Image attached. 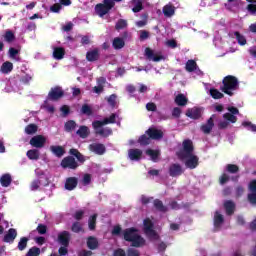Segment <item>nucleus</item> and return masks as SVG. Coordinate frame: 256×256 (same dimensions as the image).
I'll use <instances>...</instances> for the list:
<instances>
[{
    "label": "nucleus",
    "instance_id": "obj_9",
    "mask_svg": "<svg viewBox=\"0 0 256 256\" xmlns=\"http://www.w3.org/2000/svg\"><path fill=\"white\" fill-rule=\"evenodd\" d=\"M58 243L63 247H69V243H71V233L67 230H64L58 234Z\"/></svg>",
    "mask_w": 256,
    "mask_h": 256
},
{
    "label": "nucleus",
    "instance_id": "obj_48",
    "mask_svg": "<svg viewBox=\"0 0 256 256\" xmlns=\"http://www.w3.org/2000/svg\"><path fill=\"white\" fill-rule=\"evenodd\" d=\"M83 231V225L79 221H76L71 226L72 233H81Z\"/></svg>",
    "mask_w": 256,
    "mask_h": 256
},
{
    "label": "nucleus",
    "instance_id": "obj_41",
    "mask_svg": "<svg viewBox=\"0 0 256 256\" xmlns=\"http://www.w3.org/2000/svg\"><path fill=\"white\" fill-rule=\"evenodd\" d=\"M185 69L188 73H193L197 69V62L195 60H188Z\"/></svg>",
    "mask_w": 256,
    "mask_h": 256
},
{
    "label": "nucleus",
    "instance_id": "obj_26",
    "mask_svg": "<svg viewBox=\"0 0 256 256\" xmlns=\"http://www.w3.org/2000/svg\"><path fill=\"white\" fill-rule=\"evenodd\" d=\"M153 206L156 209V211H159V213H167V211H169V208L163 205V201L159 199H155L153 201Z\"/></svg>",
    "mask_w": 256,
    "mask_h": 256
},
{
    "label": "nucleus",
    "instance_id": "obj_63",
    "mask_svg": "<svg viewBox=\"0 0 256 256\" xmlns=\"http://www.w3.org/2000/svg\"><path fill=\"white\" fill-rule=\"evenodd\" d=\"M113 256H127V254L125 253V250L118 248L114 250Z\"/></svg>",
    "mask_w": 256,
    "mask_h": 256
},
{
    "label": "nucleus",
    "instance_id": "obj_49",
    "mask_svg": "<svg viewBox=\"0 0 256 256\" xmlns=\"http://www.w3.org/2000/svg\"><path fill=\"white\" fill-rule=\"evenodd\" d=\"M234 35L239 43V45H247V39H245V36L241 34L239 31L234 32Z\"/></svg>",
    "mask_w": 256,
    "mask_h": 256
},
{
    "label": "nucleus",
    "instance_id": "obj_3",
    "mask_svg": "<svg viewBox=\"0 0 256 256\" xmlns=\"http://www.w3.org/2000/svg\"><path fill=\"white\" fill-rule=\"evenodd\" d=\"M222 85L220 91L225 93V95H229V97H233L235 95L234 91L239 89V80L233 75H228L223 78Z\"/></svg>",
    "mask_w": 256,
    "mask_h": 256
},
{
    "label": "nucleus",
    "instance_id": "obj_43",
    "mask_svg": "<svg viewBox=\"0 0 256 256\" xmlns=\"http://www.w3.org/2000/svg\"><path fill=\"white\" fill-rule=\"evenodd\" d=\"M27 243H29V238L22 237L18 242V250L25 251V249H27Z\"/></svg>",
    "mask_w": 256,
    "mask_h": 256
},
{
    "label": "nucleus",
    "instance_id": "obj_17",
    "mask_svg": "<svg viewBox=\"0 0 256 256\" xmlns=\"http://www.w3.org/2000/svg\"><path fill=\"white\" fill-rule=\"evenodd\" d=\"M101 54L99 53V48H94L86 53V60L90 63H95V61H99Z\"/></svg>",
    "mask_w": 256,
    "mask_h": 256
},
{
    "label": "nucleus",
    "instance_id": "obj_32",
    "mask_svg": "<svg viewBox=\"0 0 256 256\" xmlns=\"http://www.w3.org/2000/svg\"><path fill=\"white\" fill-rule=\"evenodd\" d=\"M162 11L165 17H173L175 15V6L167 4L163 7Z\"/></svg>",
    "mask_w": 256,
    "mask_h": 256
},
{
    "label": "nucleus",
    "instance_id": "obj_62",
    "mask_svg": "<svg viewBox=\"0 0 256 256\" xmlns=\"http://www.w3.org/2000/svg\"><path fill=\"white\" fill-rule=\"evenodd\" d=\"M247 11H248L251 15H256V4H248V6H247Z\"/></svg>",
    "mask_w": 256,
    "mask_h": 256
},
{
    "label": "nucleus",
    "instance_id": "obj_46",
    "mask_svg": "<svg viewBox=\"0 0 256 256\" xmlns=\"http://www.w3.org/2000/svg\"><path fill=\"white\" fill-rule=\"evenodd\" d=\"M37 125L36 124H29L25 127V133L27 135H33L35 133H37Z\"/></svg>",
    "mask_w": 256,
    "mask_h": 256
},
{
    "label": "nucleus",
    "instance_id": "obj_52",
    "mask_svg": "<svg viewBox=\"0 0 256 256\" xmlns=\"http://www.w3.org/2000/svg\"><path fill=\"white\" fill-rule=\"evenodd\" d=\"M136 5L132 8L133 13H139L143 11V2L141 0H133Z\"/></svg>",
    "mask_w": 256,
    "mask_h": 256
},
{
    "label": "nucleus",
    "instance_id": "obj_38",
    "mask_svg": "<svg viewBox=\"0 0 256 256\" xmlns=\"http://www.w3.org/2000/svg\"><path fill=\"white\" fill-rule=\"evenodd\" d=\"M146 155L151 157V159L154 161V163H157V159H159L161 152H159V150L148 149V150H146Z\"/></svg>",
    "mask_w": 256,
    "mask_h": 256
},
{
    "label": "nucleus",
    "instance_id": "obj_35",
    "mask_svg": "<svg viewBox=\"0 0 256 256\" xmlns=\"http://www.w3.org/2000/svg\"><path fill=\"white\" fill-rule=\"evenodd\" d=\"M13 179L11 178V174H4L0 178V183L2 187H9L11 185Z\"/></svg>",
    "mask_w": 256,
    "mask_h": 256
},
{
    "label": "nucleus",
    "instance_id": "obj_16",
    "mask_svg": "<svg viewBox=\"0 0 256 256\" xmlns=\"http://www.w3.org/2000/svg\"><path fill=\"white\" fill-rule=\"evenodd\" d=\"M15 239H17V230L15 228H10L7 233L3 237L4 243H15Z\"/></svg>",
    "mask_w": 256,
    "mask_h": 256
},
{
    "label": "nucleus",
    "instance_id": "obj_55",
    "mask_svg": "<svg viewBox=\"0 0 256 256\" xmlns=\"http://www.w3.org/2000/svg\"><path fill=\"white\" fill-rule=\"evenodd\" d=\"M36 231L39 233V235H45L47 233V225L38 224Z\"/></svg>",
    "mask_w": 256,
    "mask_h": 256
},
{
    "label": "nucleus",
    "instance_id": "obj_23",
    "mask_svg": "<svg viewBox=\"0 0 256 256\" xmlns=\"http://www.w3.org/2000/svg\"><path fill=\"white\" fill-rule=\"evenodd\" d=\"M95 134L100 135V137H109L113 135V130L111 128L93 127Z\"/></svg>",
    "mask_w": 256,
    "mask_h": 256
},
{
    "label": "nucleus",
    "instance_id": "obj_40",
    "mask_svg": "<svg viewBox=\"0 0 256 256\" xmlns=\"http://www.w3.org/2000/svg\"><path fill=\"white\" fill-rule=\"evenodd\" d=\"M138 143L140 145H142L143 147H146V145H150L151 144V138L149 135H147V133H145L144 135H141L138 139Z\"/></svg>",
    "mask_w": 256,
    "mask_h": 256
},
{
    "label": "nucleus",
    "instance_id": "obj_7",
    "mask_svg": "<svg viewBox=\"0 0 256 256\" xmlns=\"http://www.w3.org/2000/svg\"><path fill=\"white\" fill-rule=\"evenodd\" d=\"M65 95V91L59 86H56L54 88H51L48 93V99L49 101H59L61 97Z\"/></svg>",
    "mask_w": 256,
    "mask_h": 256
},
{
    "label": "nucleus",
    "instance_id": "obj_60",
    "mask_svg": "<svg viewBox=\"0 0 256 256\" xmlns=\"http://www.w3.org/2000/svg\"><path fill=\"white\" fill-rule=\"evenodd\" d=\"M61 9H62L61 3H55L54 5H52L50 7V11L52 13H59V11H61Z\"/></svg>",
    "mask_w": 256,
    "mask_h": 256
},
{
    "label": "nucleus",
    "instance_id": "obj_61",
    "mask_svg": "<svg viewBox=\"0 0 256 256\" xmlns=\"http://www.w3.org/2000/svg\"><path fill=\"white\" fill-rule=\"evenodd\" d=\"M127 256H141V253L139 252V250L129 248L127 250Z\"/></svg>",
    "mask_w": 256,
    "mask_h": 256
},
{
    "label": "nucleus",
    "instance_id": "obj_1",
    "mask_svg": "<svg viewBox=\"0 0 256 256\" xmlns=\"http://www.w3.org/2000/svg\"><path fill=\"white\" fill-rule=\"evenodd\" d=\"M69 155L71 156H66L62 159L60 166L62 169H70L71 171H75L79 168V163H83L85 161V156L76 148H71L69 150Z\"/></svg>",
    "mask_w": 256,
    "mask_h": 256
},
{
    "label": "nucleus",
    "instance_id": "obj_12",
    "mask_svg": "<svg viewBox=\"0 0 256 256\" xmlns=\"http://www.w3.org/2000/svg\"><path fill=\"white\" fill-rule=\"evenodd\" d=\"M77 185H79V178L73 176L66 178L64 189L66 191H75L77 189Z\"/></svg>",
    "mask_w": 256,
    "mask_h": 256
},
{
    "label": "nucleus",
    "instance_id": "obj_39",
    "mask_svg": "<svg viewBox=\"0 0 256 256\" xmlns=\"http://www.w3.org/2000/svg\"><path fill=\"white\" fill-rule=\"evenodd\" d=\"M77 127V122L75 120H69L64 124V129L67 133H71V131H75Z\"/></svg>",
    "mask_w": 256,
    "mask_h": 256
},
{
    "label": "nucleus",
    "instance_id": "obj_25",
    "mask_svg": "<svg viewBox=\"0 0 256 256\" xmlns=\"http://www.w3.org/2000/svg\"><path fill=\"white\" fill-rule=\"evenodd\" d=\"M50 151L51 153H53V155H55V157H58L59 159L60 157H63V155H65V148L63 146L52 145L50 146Z\"/></svg>",
    "mask_w": 256,
    "mask_h": 256
},
{
    "label": "nucleus",
    "instance_id": "obj_33",
    "mask_svg": "<svg viewBox=\"0 0 256 256\" xmlns=\"http://www.w3.org/2000/svg\"><path fill=\"white\" fill-rule=\"evenodd\" d=\"M76 135H79L81 139H87L89 137V127L80 126L76 131Z\"/></svg>",
    "mask_w": 256,
    "mask_h": 256
},
{
    "label": "nucleus",
    "instance_id": "obj_8",
    "mask_svg": "<svg viewBox=\"0 0 256 256\" xmlns=\"http://www.w3.org/2000/svg\"><path fill=\"white\" fill-rule=\"evenodd\" d=\"M47 143V138L43 135H36L30 139V145L36 149H43Z\"/></svg>",
    "mask_w": 256,
    "mask_h": 256
},
{
    "label": "nucleus",
    "instance_id": "obj_10",
    "mask_svg": "<svg viewBox=\"0 0 256 256\" xmlns=\"http://www.w3.org/2000/svg\"><path fill=\"white\" fill-rule=\"evenodd\" d=\"M116 119H117V114L112 113L109 118H104L102 121L95 120L94 122H92V127L98 128V127H103V125L113 124L115 123Z\"/></svg>",
    "mask_w": 256,
    "mask_h": 256
},
{
    "label": "nucleus",
    "instance_id": "obj_28",
    "mask_svg": "<svg viewBox=\"0 0 256 256\" xmlns=\"http://www.w3.org/2000/svg\"><path fill=\"white\" fill-rule=\"evenodd\" d=\"M223 223H225V218L222 214L219 213V211H216L214 214V227L215 229H219Z\"/></svg>",
    "mask_w": 256,
    "mask_h": 256
},
{
    "label": "nucleus",
    "instance_id": "obj_44",
    "mask_svg": "<svg viewBox=\"0 0 256 256\" xmlns=\"http://www.w3.org/2000/svg\"><path fill=\"white\" fill-rule=\"evenodd\" d=\"M239 171V167L237 164H227L226 172L230 173V175H235Z\"/></svg>",
    "mask_w": 256,
    "mask_h": 256
},
{
    "label": "nucleus",
    "instance_id": "obj_6",
    "mask_svg": "<svg viewBox=\"0 0 256 256\" xmlns=\"http://www.w3.org/2000/svg\"><path fill=\"white\" fill-rule=\"evenodd\" d=\"M182 147L183 149L177 153V157L183 160L193 155V151H195V147L193 146V141H191L190 139L184 140L182 142Z\"/></svg>",
    "mask_w": 256,
    "mask_h": 256
},
{
    "label": "nucleus",
    "instance_id": "obj_13",
    "mask_svg": "<svg viewBox=\"0 0 256 256\" xmlns=\"http://www.w3.org/2000/svg\"><path fill=\"white\" fill-rule=\"evenodd\" d=\"M145 133L153 141H159V140L163 139V131L159 130L157 128H149L148 130H146Z\"/></svg>",
    "mask_w": 256,
    "mask_h": 256
},
{
    "label": "nucleus",
    "instance_id": "obj_2",
    "mask_svg": "<svg viewBox=\"0 0 256 256\" xmlns=\"http://www.w3.org/2000/svg\"><path fill=\"white\" fill-rule=\"evenodd\" d=\"M124 239L131 243V247H145V238L139 235V230L135 227L127 228L123 232Z\"/></svg>",
    "mask_w": 256,
    "mask_h": 256
},
{
    "label": "nucleus",
    "instance_id": "obj_58",
    "mask_svg": "<svg viewBox=\"0 0 256 256\" xmlns=\"http://www.w3.org/2000/svg\"><path fill=\"white\" fill-rule=\"evenodd\" d=\"M85 216V211L83 210H77L74 215H73V218L76 220V221H81V219H83V217Z\"/></svg>",
    "mask_w": 256,
    "mask_h": 256
},
{
    "label": "nucleus",
    "instance_id": "obj_14",
    "mask_svg": "<svg viewBox=\"0 0 256 256\" xmlns=\"http://www.w3.org/2000/svg\"><path fill=\"white\" fill-rule=\"evenodd\" d=\"M185 166L188 169H197L199 167V157L194 154H190V156H187L185 161Z\"/></svg>",
    "mask_w": 256,
    "mask_h": 256
},
{
    "label": "nucleus",
    "instance_id": "obj_47",
    "mask_svg": "<svg viewBox=\"0 0 256 256\" xmlns=\"http://www.w3.org/2000/svg\"><path fill=\"white\" fill-rule=\"evenodd\" d=\"M4 39L6 43H13V41H15V34L13 33V31L8 30L4 34Z\"/></svg>",
    "mask_w": 256,
    "mask_h": 256
},
{
    "label": "nucleus",
    "instance_id": "obj_42",
    "mask_svg": "<svg viewBox=\"0 0 256 256\" xmlns=\"http://www.w3.org/2000/svg\"><path fill=\"white\" fill-rule=\"evenodd\" d=\"M210 95L212 99H223V97H225V95L221 93L217 88H211Z\"/></svg>",
    "mask_w": 256,
    "mask_h": 256
},
{
    "label": "nucleus",
    "instance_id": "obj_30",
    "mask_svg": "<svg viewBox=\"0 0 256 256\" xmlns=\"http://www.w3.org/2000/svg\"><path fill=\"white\" fill-rule=\"evenodd\" d=\"M53 57H54V59L61 61V59H63L65 57V48H63V47L54 48Z\"/></svg>",
    "mask_w": 256,
    "mask_h": 256
},
{
    "label": "nucleus",
    "instance_id": "obj_50",
    "mask_svg": "<svg viewBox=\"0 0 256 256\" xmlns=\"http://www.w3.org/2000/svg\"><path fill=\"white\" fill-rule=\"evenodd\" d=\"M223 119H225L228 123H235L237 121V116L227 112L223 114Z\"/></svg>",
    "mask_w": 256,
    "mask_h": 256
},
{
    "label": "nucleus",
    "instance_id": "obj_37",
    "mask_svg": "<svg viewBox=\"0 0 256 256\" xmlns=\"http://www.w3.org/2000/svg\"><path fill=\"white\" fill-rule=\"evenodd\" d=\"M187 101V97H185L184 94H178L175 98V103L179 107H185V105H187Z\"/></svg>",
    "mask_w": 256,
    "mask_h": 256
},
{
    "label": "nucleus",
    "instance_id": "obj_11",
    "mask_svg": "<svg viewBox=\"0 0 256 256\" xmlns=\"http://www.w3.org/2000/svg\"><path fill=\"white\" fill-rule=\"evenodd\" d=\"M89 151L95 153V155H105L107 148L102 143H92L88 147Z\"/></svg>",
    "mask_w": 256,
    "mask_h": 256
},
{
    "label": "nucleus",
    "instance_id": "obj_56",
    "mask_svg": "<svg viewBox=\"0 0 256 256\" xmlns=\"http://www.w3.org/2000/svg\"><path fill=\"white\" fill-rule=\"evenodd\" d=\"M247 200L250 205H254L256 207V193L251 192L250 194H248Z\"/></svg>",
    "mask_w": 256,
    "mask_h": 256
},
{
    "label": "nucleus",
    "instance_id": "obj_19",
    "mask_svg": "<svg viewBox=\"0 0 256 256\" xmlns=\"http://www.w3.org/2000/svg\"><path fill=\"white\" fill-rule=\"evenodd\" d=\"M128 157L131 161H141V157H143V151L138 148L130 149L128 151Z\"/></svg>",
    "mask_w": 256,
    "mask_h": 256
},
{
    "label": "nucleus",
    "instance_id": "obj_24",
    "mask_svg": "<svg viewBox=\"0 0 256 256\" xmlns=\"http://www.w3.org/2000/svg\"><path fill=\"white\" fill-rule=\"evenodd\" d=\"M145 56L147 57V59H149V61H154L155 63H158V61H161V59H163V56L155 55V52H153L151 48L145 49Z\"/></svg>",
    "mask_w": 256,
    "mask_h": 256
},
{
    "label": "nucleus",
    "instance_id": "obj_51",
    "mask_svg": "<svg viewBox=\"0 0 256 256\" xmlns=\"http://www.w3.org/2000/svg\"><path fill=\"white\" fill-rule=\"evenodd\" d=\"M81 113H83V115H88L89 117L93 115V109L88 104H84L81 108Z\"/></svg>",
    "mask_w": 256,
    "mask_h": 256
},
{
    "label": "nucleus",
    "instance_id": "obj_64",
    "mask_svg": "<svg viewBox=\"0 0 256 256\" xmlns=\"http://www.w3.org/2000/svg\"><path fill=\"white\" fill-rule=\"evenodd\" d=\"M249 191L256 193V180H252L248 186Z\"/></svg>",
    "mask_w": 256,
    "mask_h": 256
},
{
    "label": "nucleus",
    "instance_id": "obj_20",
    "mask_svg": "<svg viewBox=\"0 0 256 256\" xmlns=\"http://www.w3.org/2000/svg\"><path fill=\"white\" fill-rule=\"evenodd\" d=\"M213 127H215V122L213 121V117H210L206 124H203L200 129L204 135H209L211 131H213Z\"/></svg>",
    "mask_w": 256,
    "mask_h": 256
},
{
    "label": "nucleus",
    "instance_id": "obj_34",
    "mask_svg": "<svg viewBox=\"0 0 256 256\" xmlns=\"http://www.w3.org/2000/svg\"><path fill=\"white\" fill-rule=\"evenodd\" d=\"M112 47L116 51H119V49H123V47H125V42L123 41V39L115 37L112 42Z\"/></svg>",
    "mask_w": 256,
    "mask_h": 256
},
{
    "label": "nucleus",
    "instance_id": "obj_29",
    "mask_svg": "<svg viewBox=\"0 0 256 256\" xmlns=\"http://www.w3.org/2000/svg\"><path fill=\"white\" fill-rule=\"evenodd\" d=\"M26 156L30 161H39V157H41V152L38 149H30L27 151Z\"/></svg>",
    "mask_w": 256,
    "mask_h": 256
},
{
    "label": "nucleus",
    "instance_id": "obj_59",
    "mask_svg": "<svg viewBox=\"0 0 256 256\" xmlns=\"http://www.w3.org/2000/svg\"><path fill=\"white\" fill-rule=\"evenodd\" d=\"M82 185H84V187L91 185V174H84L82 178Z\"/></svg>",
    "mask_w": 256,
    "mask_h": 256
},
{
    "label": "nucleus",
    "instance_id": "obj_4",
    "mask_svg": "<svg viewBox=\"0 0 256 256\" xmlns=\"http://www.w3.org/2000/svg\"><path fill=\"white\" fill-rule=\"evenodd\" d=\"M143 225H144V233L148 237V239L150 241H159L160 239L159 234L157 233V231H155V229H153L155 227V224L153 223V221H151V219L149 218H146L143 221Z\"/></svg>",
    "mask_w": 256,
    "mask_h": 256
},
{
    "label": "nucleus",
    "instance_id": "obj_22",
    "mask_svg": "<svg viewBox=\"0 0 256 256\" xmlns=\"http://www.w3.org/2000/svg\"><path fill=\"white\" fill-rule=\"evenodd\" d=\"M86 245L88 249L95 251V249H99V240L95 236H89L87 238Z\"/></svg>",
    "mask_w": 256,
    "mask_h": 256
},
{
    "label": "nucleus",
    "instance_id": "obj_36",
    "mask_svg": "<svg viewBox=\"0 0 256 256\" xmlns=\"http://www.w3.org/2000/svg\"><path fill=\"white\" fill-rule=\"evenodd\" d=\"M96 228H97V214H93L88 219V229L90 231H95Z\"/></svg>",
    "mask_w": 256,
    "mask_h": 256
},
{
    "label": "nucleus",
    "instance_id": "obj_54",
    "mask_svg": "<svg viewBox=\"0 0 256 256\" xmlns=\"http://www.w3.org/2000/svg\"><path fill=\"white\" fill-rule=\"evenodd\" d=\"M243 127H246V129H248V131H252L253 133H256V125L252 124L249 121H244L242 123Z\"/></svg>",
    "mask_w": 256,
    "mask_h": 256
},
{
    "label": "nucleus",
    "instance_id": "obj_15",
    "mask_svg": "<svg viewBox=\"0 0 256 256\" xmlns=\"http://www.w3.org/2000/svg\"><path fill=\"white\" fill-rule=\"evenodd\" d=\"M168 173L170 177H180L184 170L181 164L174 163L169 166Z\"/></svg>",
    "mask_w": 256,
    "mask_h": 256
},
{
    "label": "nucleus",
    "instance_id": "obj_18",
    "mask_svg": "<svg viewBox=\"0 0 256 256\" xmlns=\"http://www.w3.org/2000/svg\"><path fill=\"white\" fill-rule=\"evenodd\" d=\"M186 117H189V119H194V121H197V119H201V108H189L186 111Z\"/></svg>",
    "mask_w": 256,
    "mask_h": 256
},
{
    "label": "nucleus",
    "instance_id": "obj_57",
    "mask_svg": "<svg viewBox=\"0 0 256 256\" xmlns=\"http://www.w3.org/2000/svg\"><path fill=\"white\" fill-rule=\"evenodd\" d=\"M131 37L132 36L129 31H124L120 34L119 39H122V41L125 43V41H130Z\"/></svg>",
    "mask_w": 256,
    "mask_h": 256
},
{
    "label": "nucleus",
    "instance_id": "obj_53",
    "mask_svg": "<svg viewBox=\"0 0 256 256\" xmlns=\"http://www.w3.org/2000/svg\"><path fill=\"white\" fill-rule=\"evenodd\" d=\"M39 255H41V249L35 246L30 248L26 254V256H39Z\"/></svg>",
    "mask_w": 256,
    "mask_h": 256
},
{
    "label": "nucleus",
    "instance_id": "obj_21",
    "mask_svg": "<svg viewBox=\"0 0 256 256\" xmlns=\"http://www.w3.org/2000/svg\"><path fill=\"white\" fill-rule=\"evenodd\" d=\"M229 181L237 183V181H239V175L230 177L229 174L222 173V175L219 177V183L221 185H225L226 183H229Z\"/></svg>",
    "mask_w": 256,
    "mask_h": 256
},
{
    "label": "nucleus",
    "instance_id": "obj_31",
    "mask_svg": "<svg viewBox=\"0 0 256 256\" xmlns=\"http://www.w3.org/2000/svg\"><path fill=\"white\" fill-rule=\"evenodd\" d=\"M0 71L4 75H9V73H11V71H13V64L9 61L4 62L1 65Z\"/></svg>",
    "mask_w": 256,
    "mask_h": 256
},
{
    "label": "nucleus",
    "instance_id": "obj_5",
    "mask_svg": "<svg viewBox=\"0 0 256 256\" xmlns=\"http://www.w3.org/2000/svg\"><path fill=\"white\" fill-rule=\"evenodd\" d=\"M113 7H115V2H113V0H103V3H99L95 6L96 15L105 17Z\"/></svg>",
    "mask_w": 256,
    "mask_h": 256
},
{
    "label": "nucleus",
    "instance_id": "obj_45",
    "mask_svg": "<svg viewBox=\"0 0 256 256\" xmlns=\"http://www.w3.org/2000/svg\"><path fill=\"white\" fill-rule=\"evenodd\" d=\"M127 20L125 19H119L116 22L115 29L116 31H121V29H127Z\"/></svg>",
    "mask_w": 256,
    "mask_h": 256
},
{
    "label": "nucleus",
    "instance_id": "obj_27",
    "mask_svg": "<svg viewBox=\"0 0 256 256\" xmlns=\"http://www.w3.org/2000/svg\"><path fill=\"white\" fill-rule=\"evenodd\" d=\"M224 209L226 211V215L231 216L235 213V202L232 200H227L224 202Z\"/></svg>",
    "mask_w": 256,
    "mask_h": 256
}]
</instances>
